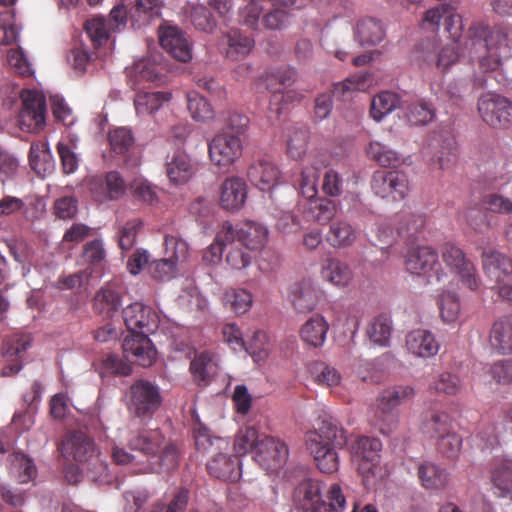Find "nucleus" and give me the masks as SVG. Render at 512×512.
I'll list each match as a JSON object with an SVG mask.
<instances>
[{
    "instance_id": "obj_34",
    "label": "nucleus",
    "mask_w": 512,
    "mask_h": 512,
    "mask_svg": "<svg viewBox=\"0 0 512 512\" xmlns=\"http://www.w3.org/2000/svg\"><path fill=\"white\" fill-rule=\"evenodd\" d=\"M329 324L326 319L319 314L310 317L300 328V338L307 345L319 348L326 340Z\"/></svg>"
},
{
    "instance_id": "obj_8",
    "label": "nucleus",
    "mask_w": 512,
    "mask_h": 512,
    "mask_svg": "<svg viewBox=\"0 0 512 512\" xmlns=\"http://www.w3.org/2000/svg\"><path fill=\"white\" fill-rule=\"evenodd\" d=\"M481 119L495 129H507L512 125V102L496 93L483 94L477 103Z\"/></svg>"
},
{
    "instance_id": "obj_64",
    "label": "nucleus",
    "mask_w": 512,
    "mask_h": 512,
    "mask_svg": "<svg viewBox=\"0 0 512 512\" xmlns=\"http://www.w3.org/2000/svg\"><path fill=\"white\" fill-rule=\"evenodd\" d=\"M481 205L487 211L496 214H511L512 199L499 193L485 194L481 199Z\"/></svg>"
},
{
    "instance_id": "obj_23",
    "label": "nucleus",
    "mask_w": 512,
    "mask_h": 512,
    "mask_svg": "<svg viewBox=\"0 0 512 512\" xmlns=\"http://www.w3.org/2000/svg\"><path fill=\"white\" fill-rule=\"evenodd\" d=\"M247 198V185L239 177L232 176L224 180L220 187V205L228 211L241 209Z\"/></svg>"
},
{
    "instance_id": "obj_24",
    "label": "nucleus",
    "mask_w": 512,
    "mask_h": 512,
    "mask_svg": "<svg viewBox=\"0 0 512 512\" xmlns=\"http://www.w3.org/2000/svg\"><path fill=\"white\" fill-rule=\"evenodd\" d=\"M406 347L408 351L416 357L430 358L435 356L439 349L440 343L434 334L425 329H416L406 335Z\"/></svg>"
},
{
    "instance_id": "obj_7",
    "label": "nucleus",
    "mask_w": 512,
    "mask_h": 512,
    "mask_svg": "<svg viewBox=\"0 0 512 512\" xmlns=\"http://www.w3.org/2000/svg\"><path fill=\"white\" fill-rule=\"evenodd\" d=\"M370 187L376 196L387 201H401L410 190L407 174L398 170H376L371 177Z\"/></svg>"
},
{
    "instance_id": "obj_20",
    "label": "nucleus",
    "mask_w": 512,
    "mask_h": 512,
    "mask_svg": "<svg viewBox=\"0 0 512 512\" xmlns=\"http://www.w3.org/2000/svg\"><path fill=\"white\" fill-rule=\"evenodd\" d=\"M482 265L485 274L495 282V286L502 285L512 273V259L495 249H486L482 253Z\"/></svg>"
},
{
    "instance_id": "obj_56",
    "label": "nucleus",
    "mask_w": 512,
    "mask_h": 512,
    "mask_svg": "<svg viewBox=\"0 0 512 512\" xmlns=\"http://www.w3.org/2000/svg\"><path fill=\"white\" fill-rule=\"evenodd\" d=\"M108 142L114 153L124 155L133 147L135 139L130 129L117 127L109 131Z\"/></svg>"
},
{
    "instance_id": "obj_30",
    "label": "nucleus",
    "mask_w": 512,
    "mask_h": 512,
    "mask_svg": "<svg viewBox=\"0 0 512 512\" xmlns=\"http://www.w3.org/2000/svg\"><path fill=\"white\" fill-rule=\"evenodd\" d=\"M459 47L457 43L448 44L440 48L423 51L422 64L427 67H436L441 71L447 70L459 60Z\"/></svg>"
},
{
    "instance_id": "obj_63",
    "label": "nucleus",
    "mask_w": 512,
    "mask_h": 512,
    "mask_svg": "<svg viewBox=\"0 0 512 512\" xmlns=\"http://www.w3.org/2000/svg\"><path fill=\"white\" fill-rule=\"evenodd\" d=\"M476 445L481 450L493 449L499 445L497 427L492 422H482L475 435Z\"/></svg>"
},
{
    "instance_id": "obj_48",
    "label": "nucleus",
    "mask_w": 512,
    "mask_h": 512,
    "mask_svg": "<svg viewBox=\"0 0 512 512\" xmlns=\"http://www.w3.org/2000/svg\"><path fill=\"white\" fill-rule=\"evenodd\" d=\"M187 108L193 120L197 122L209 123L215 118L211 104L195 91L187 94Z\"/></svg>"
},
{
    "instance_id": "obj_4",
    "label": "nucleus",
    "mask_w": 512,
    "mask_h": 512,
    "mask_svg": "<svg viewBox=\"0 0 512 512\" xmlns=\"http://www.w3.org/2000/svg\"><path fill=\"white\" fill-rule=\"evenodd\" d=\"M415 395L412 386L396 385L388 387L377 398L375 425L383 435L391 434L398 424L397 407L411 400Z\"/></svg>"
},
{
    "instance_id": "obj_44",
    "label": "nucleus",
    "mask_w": 512,
    "mask_h": 512,
    "mask_svg": "<svg viewBox=\"0 0 512 512\" xmlns=\"http://www.w3.org/2000/svg\"><path fill=\"white\" fill-rule=\"evenodd\" d=\"M355 37L362 46H374L383 40L384 29L376 19L365 18L357 23Z\"/></svg>"
},
{
    "instance_id": "obj_21",
    "label": "nucleus",
    "mask_w": 512,
    "mask_h": 512,
    "mask_svg": "<svg viewBox=\"0 0 512 512\" xmlns=\"http://www.w3.org/2000/svg\"><path fill=\"white\" fill-rule=\"evenodd\" d=\"M247 177L259 190L271 191L280 180V170L271 161L260 159L248 167Z\"/></svg>"
},
{
    "instance_id": "obj_5",
    "label": "nucleus",
    "mask_w": 512,
    "mask_h": 512,
    "mask_svg": "<svg viewBox=\"0 0 512 512\" xmlns=\"http://www.w3.org/2000/svg\"><path fill=\"white\" fill-rule=\"evenodd\" d=\"M125 397L128 411L140 419H151L162 404L159 387L143 379L135 381Z\"/></svg>"
},
{
    "instance_id": "obj_47",
    "label": "nucleus",
    "mask_w": 512,
    "mask_h": 512,
    "mask_svg": "<svg viewBox=\"0 0 512 512\" xmlns=\"http://www.w3.org/2000/svg\"><path fill=\"white\" fill-rule=\"evenodd\" d=\"M264 434H259L255 427H245L236 434L234 451L237 456H243L251 452L256 456L257 446L262 441Z\"/></svg>"
},
{
    "instance_id": "obj_2",
    "label": "nucleus",
    "mask_w": 512,
    "mask_h": 512,
    "mask_svg": "<svg viewBox=\"0 0 512 512\" xmlns=\"http://www.w3.org/2000/svg\"><path fill=\"white\" fill-rule=\"evenodd\" d=\"M131 450L139 451L147 460L135 473H162L175 470L179 463L176 445L167 439L159 429L142 430L128 441Z\"/></svg>"
},
{
    "instance_id": "obj_37",
    "label": "nucleus",
    "mask_w": 512,
    "mask_h": 512,
    "mask_svg": "<svg viewBox=\"0 0 512 512\" xmlns=\"http://www.w3.org/2000/svg\"><path fill=\"white\" fill-rule=\"evenodd\" d=\"M421 430L427 438L436 441L454 430L453 421L448 413L433 411L423 420Z\"/></svg>"
},
{
    "instance_id": "obj_52",
    "label": "nucleus",
    "mask_w": 512,
    "mask_h": 512,
    "mask_svg": "<svg viewBox=\"0 0 512 512\" xmlns=\"http://www.w3.org/2000/svg\"><path fill=\"white\" fill-rule=\"evenodd\" d=\"M121 305V298L110 286L102 287L96 294L94 299L95 309L107 317H112L118 311Z\"/></svg>"
},
{
    "instance_id": "obj_33",
    "label": "nucleus",
    "mask_w": 512,
    "mask_h": 512,
    "mask_svg": "<svg viewBox=\"0 0 512 512\" xmlns=\"http://www.w3.org/2000/svg\"><path fill=\"white\" fill-rule=\"evenodd\" d=\"M163 6L162 0H135L129 10V21L133 28H141L158 18Z\"/></svg>"
},
{
    "instance_id": "obj_14",
    "label": "nucleus",
    "mask_w": 512,
    "mask_h": 512,
    "mask_svg": "<svg viewBox=\"0 0 512 512\" xmlns=\"http://www.w3.org/2000/svg\"><path fill=\"white\" fill-rule=\"evenodd\" d=\"M441 20H443L445 31L454 41L453 43H457L462 36L463 20L450 5L441 4L427 10L424 14L422 25L427 29L435 31L438 30Z\"/></svg>"
},
{
    "instance_id": "obj_38",
    "label": "nucleus",
    "mask_w": 512,
    "mask_h": 512,
    "mask_svg": "<svg viewBox=\"0 0 512 512\" xmlns=\"http://www.w3.org/2000/svg\"><path fill=\"white\" fill-rule=\"evenodd\" d=\"M306 446L321 472L330 474L338 470L339 457L336 452L337 447L319 443L306 444Z\"/></svg>"
},
{
    "instance_id": "obj_60",
    "label": "nucleus",
    "mask_w": 512,
    "mask_h": 512,
    "mask_svg": "<svg viewBox=\"0 0 512 512\" xmlns=\"http://www.w3.org/2000/svg\"><path fill=\"white\" fill-rule=\"evenodd\" d=\"M437 451L445 458L456 460L461 452L463 440L462 437L452 430L448 434L436 440Z\"/></svg>"
},
{
    "instance_id": "obj_10",
    "label": "nucleus",
    "mask_w": 512,
    "mask_h": 512,
    "mask_svg": "<svg viewBox=\"0 0 512 512\" xmlns=\"http://www.w3.org/2000/svg\"><path fill=\"white\" fill-rule=\"evenodd\" d=\"M242 150V140L233 133H218L208 143L209 158L220 167L233 164L241 157Z\"/></svg>"
},
{
    "instance_id": "obj_58",
    "label": "nucleus",
    "mask_w": 512,
    "mask_h": 512,
    "mask_svg": "<svg viewBox=\"0 0 512 512\" xmlns=\"http://www.w3.org/2000/svg\"><path fill=\"white\" fill-rule=\"evenodd\" d=\"M224 303L236 314H244L251 308L253 296L246 289H230L224 294Z\"/></svg>"
},
{
    "instance_id": "obj_32",
    "label": "nucleus",
    "mask_w": 512,
    "mask_h": 512,
    "mask_svg": "<svg viewBox=\"0 0 512 512\" xmlns=\"http://www.w3.org/2000/svg\"><path fill=\"white\" fill-rule=\"evenodd\" d=\"M219 365L216 356L208 351L197 355L190 364V371L199 385H208L218 374Z\"/></svg>"
},
{
    "instance_id": "obj_43",
    "label": "nucleus",
    "mask_w": 512,
    "mask_h": 512,
    "mask_svg": "<svg viewBox=\"0 0 512 512\" xmlns=\"http://www.w3.org/2000/svg\"><path fill=\"white\" fill-rule=\"evenodd\" d=\"M492 481L500 497L512 500V460H496L492 469Z\"/></svg>"
},
{
    "instance_id": "obj_45",
    "label": "nucleus",
    "mask_w": 512,
    "mask_h": 512,
    "mask_svg": "<svg viewBox=\"0 0 512 512\" xmlns=\"http://www.w3.org/2000/svg\"><path fill=\"white\" fill-rule=\"evenodd\" d=\"M373 83V78L368 73L353 75L342 82L335 83L332 89L333 97L345 100L354 91H365Z\"/></svg>"
},
{
    "instance_id": "obj_49",
    "label": "nucleus",
    "mask_w": 512,
    "mask_h": 512,
    "mask_svg": "<svg viewBox=\"0 0 512 512\" xmlns=\"http://www.w3.org/2000/svg\"><path fill=\"white\" fill-rule=\"evenodd\" d=\"M189 499L190 491L185 487H179L173 491L167 503L158 500L146 512H184Z\"/></svg>"
},
{
    "instance_id": "obj_12",
    "label": "nucleus",
    "mask_w": 512,
    "mask_h": 512,
    "mask_svg": "<svg viewBox=\"0 0 512 512\" xmlns=\"http://www.w3.org/2000/svg\"><path fill=\"white\" fill-rule=\"evenodd\" d=\"M166 252L168 258L155 260L149 264V273L154 279L165 281L174 277L176 265L180 259H185L188 254V245L175 236L165 237Z\"/></svg>"
},
{
    "instance_id": "obj_9",
    "label": "nucleus",
    "mask_w": 512,
    "mask_h": 512,
    "mask_svg": "<svg viewBox=\"0 0 512 512\" xmlns=\"http://www.w3.org/2000/svg\"><path fill=\"white\" fill-rule=\"evenodd\" d=\"M407 272L417 276H435L438 281L444 273L441 271V264L438 260V253L431 247L419 246L410 249L404 261Z\"/></svg>"
},
{
    "instance_id": "obj_53",
    "label": "nucleus",
    "mask_w": 512,
    "mask_h": 512,
    "mask_svg": "<svg viewBox=\"0 0 512 512\" xmlns=\"http://www.w3.org/2000/svg\"><path fill=\"white\" fill-rule=\"evenodd\" d=\"M84 29L95 47L104 45L113 31L107 19L101 16L91 18L85 22Z\"/></svg>"
},
{
    "instance_id": "obj_16",
    "label": "nucleus",
    "mask_w": 512,
    "mask_h": 512,
    "mask_svg": "<svg viewBox=\"0 0 512 512\" xmlns=\"http://www.w3.org/2000/svg\"><path fill=\"white\" fill-rule=\"evenodd\" d=\"M347 442L345 429L337 419L328 415L320 417L317 427L306 433V444L319 443L343 448Z\"/></svg>"
},
{
    "instance_id": "obj_26",
    "label": "nucleus",
    "mask_w": 512,
    "mask_h": 512,
    "mask_svg": "<svg viewBox=\"0 0 512 512\" xmlns=\"http://www.w3.org/2000/svg\"><path fill=\"white\" fill-rule=\"evenodd\" d=\"M489 343L499 354L512 353V315L503 316L492 324Z\"/></svg>"
},
{
    "instance_id": "obj_51",
    "label": "nucleus",
    "mask_w": 512,
    "mask_h": 512,
    "mask_svg": "<svg viewBox=\"0 0 512 512\" xmlns=\"http://www.w3.org/2000/svg\"><path fill=\"white\" fill-rule=\"evenodd\" d=\"M367 155L383 167L397 168L405 163L404 158L396 151L387 148L380 142H370Z\"/></svg>"
},
{
    "instance_id": "obj_41",
    "label": "nucleus",
    "mask_w": 512,
    "mask_h": 512,
    "mask_svg": "<svg viewBox=\"0 0 512 512\" xmlns=\"http://www.w3.org/2000/svg\"><path fill=\"white\" fill-rule=\"evenodd\" d=\"M321 275L323 279L337 287H345L352 280V271L349 266L336 258L324 261Z\"/></svg>"
},
{
    "instance_id": "obj_17",
    "label": "nucleus",
    "mask_w": 512,
    "mask_h": 512,
    "mask_svg": "<svg viewBox=\"0 0 512 512\" xmlns=\"http://www.w3.org/2000/svg\"><path fill=\"white\" fill-rule=\"evenodd\" d=\"M161 47L174 59L188 62L192 59V44L189 37L176 26H163L159 30Z\"/></svg>"
},
{
    "instance_id": "obj_18",
    "label": "nucleus",
    "mask_w": 512,
    "mask_h": 512,
    "mask_svg": "<svg viewBox=\"0 0 512 512\" xmlns=\"http://www.w3.org/2000/svg\"><path fill=\"white\" fill-rule=\"evenodd\" d=\"M89 189L93 198L103 203L122 197L126 191V184L117 171H110L104 175L92 177Z\"/></svg>"
},
{
    "instance_id": "obj_25",
    "label": "nucleus",
    "mask_w": 512,
    "mask_h": 512,
    "mask_svg": "<svg viewBox=\"0 0 512 512\" xmlns=\"http://www.w3.org/2000/svg\"><path fill=\"white\" fill-rule=\"evenodd\" d=\"M321 291L310 280H302L291 289V302L296 311L307 313L318 304Z\"/></svg>"
},
{
    "instance_id": "obj_46",
    "label": "nucleus",
    "mask_w": 512,
    "mask_h": 512,
    "mask_svg": "<svg viewBox=\"0 0 512 512\" xmlns=\"http://www.w3.org/2000/svg\"><path fill=\"white\" fill-rule=\"evenodd\" d=\"M391 331V318L386 314H380L369 322L366 334L372 343L384 347L389 344Z\"/></svg>"
},
{
    "instance_id": "obj_50",
    "label": "nucleus",
    "mask_w": 512,
    "mask_h": 512,
    "mask_svg": "<svg viewBox=\"0 0 512 512\" xmlns=\"http://www.w3.org/2000/svg\"><path fill=\"white\" fill-rule=\"evenodd\" d=\"M399 105L400 98L396 93L383 91L372 98L370 114L373 119L380 121Z\"/></svg>"
},
{
    "instance_id": "obj_19",
    "label": "nucleus",
    "mask_w": 512,
    "mask_h": 512,
    "mask_svg": "<svg viewBox=\"0 0 512 512\" xmlns=\"http://www.w3.org/2000/svg\"><path fill=\"white\" fill-rule=\"evenodd\" d=\"M62 453L77 462H88L96 455L94 441L83 431H72L62 440Z\"/></svg>"
},
{
    "instance_id": "obj_55",
    "label": "nucleus",
    "mask_w": 512,
    "mask_h": 512,
    "mask_svg": "<svg viewBox=\"0 0 512 512\" xmlns=\"http://www.w3.org/2000/svg\"><path fill=\"white\" fill-rule=\"evenodd\" d=\"M325 167L322 162L320 166L304 167L298 181L299 192L308 201L315 198L318 194L317 182L319 179V171Z\"/></svg>"
},
{
    "instance_id": "obj_3",
    "label": "nucleus",
    "mask_w": 512,
    "mask_h": 512,
    "mask_svg": "<svg viewBox=\"0 0 512 512\" xmlns=\"http://www.w3.org/2000/svg\"><path fill=\"white\" fill-rule=\"evenodd\" d=\"M468 36L470 54L477 53L479 48L485 49V55L478 57L479 68L484 73L497 71L504 59L512 57V39L507 27L476 23L470 26Z\"/></svg>"
},
{
    "instance_id": "obj_31",
    "label": "nucleus",
    "mask_w": 512,
    "mask_h": 512,
    "mask_svg": "<svg viewBox=\"0 0 512 512\" xmlns=\"http://www.w3.org/2000/svg\"><path fill=\"white\" fill-rule=\"evenodd\" d=\"M207 470L215 478L224 481H236L240 478V462L236 456L215 455L208 463Z\"/></svg>"
},
{
    "instance_id": "obj_22",
    "label": "nucleus",
    "mask_w": 512,
    "mask_h": 512,
    "mask_svg": "<svg viewBox=\"0 0 512 512\" xmlns=\"http://www.w3.org/2000/svg\"><path fill=\"white\" fill-rule=\"evenodd\" d=\"M293 498L296 506L303 512H327L317 482L308 480L300 483L294 491Z\"/></svg>"
},
{
    "instance_id": "obj_13",
    "label": "nucleus",
    "mask_w": 512,
    "mask_h": 512,
    "mask_svg": "<svg viewBox=\"0 0 512 512\" xmlns=\"http://www.w3.org/2000/svg\"><path fill=\"white\" fill-rule=\"evenodd\" d=\"M22 108L19 123L22 129L36 131L45 124L46 102L42 94L34 90L24 89L20 93Z\"/></svg>"
},
{
    "instance_id": "obj_15",
    "label": "nucleus",
    "mask_w": 512,
    "mask_h": 512,
    "mask_svg": "<svg viewBox=\"0 0 512 512\" xmlns=\"http://www.w3.org/2000/svg\"><path fill=\"white\" fill-rule=\"evenodd\" d=\"M289 456L286 443L280 438L263 436L258 443L255 461L267 472H275L284 466Z\"/></svg>"
},
{
    "instance_id": "obj_35",
    "label": "nucleus",
    "mask_w": 512,
    "mask_h": 512,
    "mask_svg": "<svg viewBox=\"0 0 512 512\" xmlns=\"http://www.w3.org/2000/svg\"><path fill=\"white\" fill-rule=\"evenodd\" d=\"M267 238V228L259 223L246 221L237 227V241L249 250L262 248Z\"/></svg>"
},
{
    "instance_id": "obj_1",
    "label": "nucleus",
    "mask_w": 512,
    "mask_h": 512,
    "mask_svg": "<svg viewBox=\"0 0 512 512\" xmlns=\"http://www.w3.org/2000/svg\"><path fill=\"white\" fill-rule=\"evenodd\" d=\"M122 313L129 331L122 344L125 357L140 366H151L156 360L157 352L148 334L157 328V314L151 307L141 302L128 305Z\"/></svg>"
},
{
    "instance_id": "obj_42",
    "label": "nucleus",
    "mask_w": 512,
    "mask_h": 512,
    "mask_svg": "<svg viewBox=\"0 0 512 512\" xmlns=\"http://www.w3.org/2000/svg\"><path fill=\"white\" fill-rule=\"evenodd\" d=\"M138 77L142 81L162 85L167 82V69L156 57L146 58L135 65Z\"/></svg>"
},
{
    "instance_id": "obj_59",
    "label": "nucleus",
    "mask_w": 512,
    "mask_h": 512,
    "mask_svg": "<svg viewBox=\"0 0 512 512\" xmlns=\"http://www.w3.org/2000/svg\"><path fill=\"white\" fill-rule=\"evenodd\" d=\"M297 80V71L295 68L290 66L279 67L266 75V87L272 93L275 90H279L276 86L280 85L283 87L291 86Z\"/></svg>"
},
{
    "instance_id": "obj_61",
    "label": "nucleus",
    "mask_w": 512,
    "mask_h": 512,
    "mask_svg": "<svg viewBox=\"0 0 512 512\" xmlns=\"http://www.w3.org/2000/svg\"><path fill=\"white\" fill-rule=\"evenodd\" d=\"M430 389L439 394L455 396L461 391L462 384L456 374L442 372L430 384Z\"/></svg>"
},
{
    "instance_id": "obj_6",
    "label": "nucleus",
    "mask_w": 512,
    "mask_h": 512,
    "mask_svg": "<svg viewBox=\"0 0 512 512\" xmlns=\"http://www.w3.org/2000/svg\"><path fill=\"white\" fill-rule=\"evenodd\" d=\"M382 442L378 438L360 436L352 446V454L357 462V471L362 476L365 487L373 484L381 471L380 459Z\"/></svg>"
},
{
    "instance_id": "obj_29",
    "label": "nucleus",
    "mask_w": 512,
    "mask_h": 512,
    "mask_svg": "<svg viewBox=\"0 0 512 512\" xmlns=\"http://www.w3.org/2000/svg\"><path fill=\"white\" fill-rule=\"evenodd\" d=\"M418 477L421 485L430 491L444 490L450 481L449 472L430 461H424L418 466Z\"/></svg>"
},
{
    "instance_id": "obj_36",
    "label": "nucleus",
    "mask_w": 512,
    "mask_h": 512,
    "mask_svg": "<svg viewBox=\"0 0 512 512\" xmlns=\"http://www.w3.org/2000/svg\"><path fill=\"white\" fill-rule=\"evenodd\" d=\"M357 239V231L353 225L345 220L338 219L330 223L326 234V241L334 248L351 246Z\"/></svg>"
},
{
    "instance_id": "obj_27",
    "label": "nucleus",
    "mask_w": 512,
    "mask_h": 512,
    "mask_svg": "<svg viewBox=\"0 0 512 512\" xmlns=\"http://www.w3.org/2000/svg\"><path fill=\"white\" fill-rule=\"evenodd\" d=\"M338 212V203L325 197H315L304 205V217L321 225L330 223Z\"/></svg>"
},
{
    "instance_id": "obj_39",
    "label": "nucleus",
    "mask_w": 512,
    "mask_h": 512,
    "mask_svg": "<svg viewBox=\"0 0 512 512\" xmlns=\"http://www.w3.org/2000/svg\"><path fill=\"white\" fill-rule=\"evenodd\" d=\"M171 93L167 91L145 92L140 91L134 99L137 115H149L159 110L164 103L171 100Z\"/></svg>"
},
{
    "instance_id": "obj_40",
    "label": "nucleus",
    "mask_w": 512,
    "mask_h": 512,
    "mask_svg": "<svg viewBox=\"0 0 512 512\" xmlns=\"http://www.w3.org/2000/svg\"><path fill=\"white\" fill-rule=\"evenodd\" d=\"M227 43L226 57L239 60L247 56L254 46V40L239 29H231L225 35Z\"/></svg>"
},
{
    "instance_id": "obj_11",
    "label": "nucleus",
    "mask_w": 512,
    "mask_h": 512,
    "mask_svg": "<svg viewBox=\"0 0 512 512\" xmlns=\"http://www.w3.org/2000/svg\"><path fill=\"white\" fill-rule=\"evenodd\" d=\"M442 258L446 265L459 276L464 286L472 291L478 289L480 280L475 266L466 258L461 248L450 242L445 243L442 247Z\"/></svg>"
},
{
    "instance_id": "obj_57",
    "label": "nucleus",
    "mask_w": 512,
    "mask_h": 512,
    "mask_svg": "<svg viewBox=\"0 0 512 512\" xmlns=\"http://www.w3.org/2000/svg\"><path fill=\"white\" fill-rule=\"evenodd\" d=\"M32 338L27 333H13L7 336L3 342L2 354L5 358L18 357L26 352L31 345Z\"/></svg>"
},
{
    "instance_id": "obj_28",
    "label": "nucleus",
    "mask_w": 512,
    "mask_h": 512,
    "mask_svg": "<svg viewBox=\"0 0 512 512\" xmlns=\"http://www.w3.org/2000/svg\"><path fill=\"white\" fill-rule=\"evenodd\" d=\"M166 173L171 182L184 184L195 173V166L187 153L177 150L167 158Z\"/></svg>"
},
{
    "instance_id": "obj_54",
    "label": "nucleus",
    "mask_w": 512,
    "mask_h": 512,
    "mask_svg": "<svg viewBox=\"0 0 512 512\" xmlns=\"http://www.w3.org/2000/svg\"><path fill=\"white\" fill-rule=\"evenodd\" d=\"M305 98V93L295 89H290L285 92L281 90H275L271 95L269 104V113L274 114L275 118H278L285 105L298 104Z\"/></svg>"
},
{
    "instance_id": "obj_62",
    "label": "nucleus",
    "mask_w": 512,
    "mask_h": 512,
    "mask_svg": "<svg viewBox=\"0 0 512 512\" xmlns=\"http://www.w3.org/2000/svg\"><path fill=\"white\" fill-rule=\"evenodd\" d=\"M143 226L140 218L128 220L118 232V245L123 251L130 250L136 241L138 232Z\"/></svg>"
}]
</instances>
